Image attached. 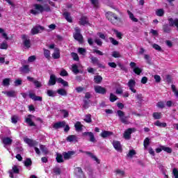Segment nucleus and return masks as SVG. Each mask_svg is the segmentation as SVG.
Wrapping results in <instances>:
<instances>
[{
  "instance_id": "f257e3e1",
  "label": "nucleus",
  "mask_w": 178,
  "mask_h": 178,
  "mask_svg": "<svg viewBox=\"0 0 178 178\" xmlns=\"http://www.w3.org/2000/svg\"><path fill=\"white\" fill-rule=\"evenodd\" d=\"M106 18L111 24L115 26L116 27H122L123 26L124 22L122 17L118 16L116 13L112 11H108L105 14Z\"/></svg>"
},
{
  "instance_id": "f03ea898",
  "label": "nucleus",
  "mask_w": 178,
  "mask_h": 178,
  "mask_svg": "<svg viewBox=\"0 0 178 178\" xmlns=\"http://www.w3.org/2000/svg\"><path fill=\"white\" fill-rule=\"evenodd\" d=\"M75 33L73 34V37L76 41H79L80 44H83L84 42V39L83 38V35H81V29L76 26L74 28Z\"/></svg>"
},
{
  "instance_id": "7ed1b4c3",
  "label": "nucleus",
  "mask_w": 178,
  "mask_h": 178,
  "mask_svg": "<svg viewBox=\"0 0 178 178\" xmlns=\"http://www.w3.org/2000/svg\"><path fill=\"white\" fill-rule=\"evenodd\" d=\"M33 6L35 10H38L40 13H42V12H52L51 7L48 4H45L44 6L41 4H34Z\"/></svg>"
},
{
  "instance_id": "20e7f679",
  "label": "nucleus",
  "mask_w": 178,
  "mask_h": 178,
  "mask_svg": "<svg viewBox=\"0 0 178 178\" xmlns=\"http://www.w3.org/2000/svg\"><path fill=\"white\" fill-rule=\"evenodd\" d=\"M117 115L121 123H123L124 124H129V120H127V116H125L124 112L121 110H118Z\"/></svg>"
},
{
  "instance_id": "39448f33",
  "label": "nucleus",
  "mask_w": 178,
  "mask_h": 178,
  "mask_svg": "<svg viewBox=\"0 0 178 178\" xmlns=\"http://www.w3.org/2000/svg\"><path fill=\"white\" fill-rule=\"evenodd\" d=\"M129 66H130L131 69H133V72H134V73H135V74L140 76V74H141V73H143V70L141 68L137 67V63H136L134 62H131L129 63Z\"/></svg>"
},
{
  "instance_id": "423d86ee",
  "label": "nucleus",
  "mask_w": 178,
  "mask_h": 178,
  "mask_svg": "<svg viewBox=\"0 0 178 178\" xmlns=\"http://www.w3.org/2000/svg\"><path fill=\"white\" fill-rule=\"evenodd\" d=\"M136 128H129L124 131L123 137L125 140H130L131 138V134L136 132Z\"/></svg>"
},
{
  "instance_id": "0eeeda50",
  "label": "nucleus",
  "mask_w": 178,
  "mask_h": 178,
  "mask_svg": "<svg viewBox=\"0 0 178 178\" xmlns=\"http://www.w3.org/2000/svg\"><path fill=\"white\" fill-rule=\"evenodd\" d=\"M76 152L74 151H68V152H63V156L65 161H68V159H72L73 156H76Z\"/></svg>"
},
{
  "instance_id": "6e6552de",
  "label": "nucleus",
  "mask_w": 178,
  "mask_h": 178,
  "mask_svg": "<svg viewBox=\"0 0 178 178\" xmlns=\"http://www.w3.org/2000/svg\"><path fill=\"white\" fill-rule=\"evenodd\" d=\"M94 90L96 94H101V95H105L107 92L106 89L101 86H95Z\"/></svg>"
},
{
  "instance_id": "1a4fd4ad",
  "label": "nucleus",
  "mask_w": 178,
  "mask_h": 178,
  "mask_svg": "<svg viewBox=\"0 0 178 178\" xmlns=\"http://www.w3.org/2000/svg\"><path fill=\"white\" fill-rule=\"evenodd\" d=\"M44 30H45V28H44V26H41L40 25L34 26L31 31V35H35V34H38L39 33H41V31H44Z\"/></svg>"
},
{
  "instance_id": "9d476101",
  "label": "nucleus",
  "mask_w": 178,
  "mask_h": 178,
  "mask_svg": "<svg viewBox=\"0 0 178 178\" xmlns=\"http://www.w3.org/2000/svg\"><path fill=\"white\" fill-rule=\"evenodd\" d=\"M31 118H34V115L31 114L28 115V117L25 119V122L27 123L28 126L30 127H36L37 124L33 122Z\"/></svg>"
},
{
  "instance_id": "9b49d317",
  "label": "nucleus",
  "mask_w": 178,
  "mask_h": 178,
  "mask_svg": "<svg viewBox=\"0 0 178 178\" xmlns=\"http://www.w3.org/2000/svg\"><path fill=\"white\" fill-rule=\"evenodd\" d=\"M127 85L131 92H134V94L137 92V90L134 89V87H136V81L134 79H129Z\"/></svg>"
},
{
  "instance_id": "f8f14e48",
  "label": "nucleus",
  "mask_w": 178,
  "mask_h": 178,
  "mask_svg": "<svg viewBox=\"0 0 178 178\" xmlns=\"http://www.w3.org/2000/svg\"><path fill=\"white\" fill-rule=\"evenodd\" d=\"M80 152H84V154H86V155H88V156H90V158H91V159H93V161L97 162V163H98V165H99V163H101V161L99 159H98V157H97V156L94 155V154H92L91 152H83V150H80Z\"/></svg>"
},
{
  "instance_id": "ddd939ff",
  "label": "nucleus",
  "mask_w": 178,
  "mask_h": 178,
  "mask_svg": "<svg viewBox=\"0 0 178 178\" xmlns=\"http://www.w3.org/2000/svg\"><path fill=\"white\" fill-rule=\"evenodd\" d=\"M22 38L24 47H26V48H30L31 47V41L30 40V39H29V36L26 35H22Z\"/></svg>"
},
{
  "instance_id": "4468645a",
  "label": "nucleus",
  "mask_w": 178,
  "mask_h": 178,
  "mask_svg": "<svg viewBox=\"0 0 178 178\" xmlns=\"http://www.w3.org/2000/svg\"><path fill=\"white\" fill-rule=\"evenodd\" d=\"M82 136H83V137L88 136L90 143H97V140H95V136H94L92 132H83L82 133Z\"/></svg>"
},
{
  "instance_id": "2eb2a0df",
  "label": "nucleus",
  "mask_w": 178,
  "mask_h": 178,
  "mask_svg": "<svg viewBox=\"0 0 178 178\" xmlns=\"http://www.w3.org/2000/svg\"><path fill=\"white\" fill-rule=\"evenodd\" d=\"M56 81H58V78H56V76L55 74H51L47 84L49 87H51L52 86H55V84H56Z\"/></svg>"
},
{
  "instance_id": "dca6fc26",
  "label": "nucleus",
  "mask_w": 178,
  "mask_h": 178,
  "mask_svg": "<svg viewBox=\"0 0 178 178\" xmlns=\"http://www.w3.org/2000/svg\"><path fill=\"white\" fill-rule=\"evenodd\" d=\"M66 126V122L65 121H60L54 123L53 125V129H55V130H58V129H62Z\"/></svg>"
},
{
  "instance_id": "f3484780",
  "label": "nucleus",
  "mask_w": 178,
  "mask_h": 178,
  "mask_svg": "<svg viewBox=\"0 0 178 178\" xmlns=\"http://www.w3.org/2000/svg\"><path fill=\"white\" fill-rule=\"evenodd\" d=\"M113 146L115 148L116 151L118 152H122L123 151V149L122 148V145L120 144V142L118 140H113Z\"/></svg>"
},
{
  "instance_id": "a211bd4d",
  "label": "nucleus",
  "mask_w": 178,
  "mask_h": 178,
  "mask_svg": "<svg viewBox=\"0 0 178 178\" xmlns=\"http://www.w3.org/2000/svg\"><path fill=\"white\" fill-rule=\"evenodd\" d=\"M29 97L31 98V99H33V101H39L40 102H42V97L37 96L35 95V93L30 92L29 94Z\"/></svg>"
},
{
  "instance_id": "6ab92c4d",
  "label": "nucleus",
  "mask_w": 178,
  "mask_h": 178,
  "mask_svg": "<svg viewBox=\"0 0 178 178\" xmlns=\"http://www.w3.org/2000/svg\"><path fill=\"white\" fill-rule=\"evenodd\" d=\"M100 136L102 137V138H108V137H111V136H113V132L111 131H103Z\"/></svg>"
},
{
  "instance_id": "aec40b11",
  "label": "nucleus",
  "mask_w": 178,
  "mask_h": 178,
  "mask_svg": "<svg viewBox=\"0 0 178 178\" xmlns=\"http://www.w3.org/2000/svg\"><path fill=\"white\" fill-rule=\"evenodd\" d=\"M53 59H59L60 58V50L59 48L54 49V53L52 54Z\"/></svg>"
},
{
  "instance_id": "412c9836",
  "label": "nucleus",
  "mask_w": 178,
  "mask_h": 178,
  "mask_svg": "<svg viewBox=\"0 0 178 178\" xmlns=\"http://www.w3.org/2000/svg\"><path fill=\"white\" fill-rule=\"evenodd\" d=\"M63 16L65 17V20L68 22V23H73V19L70 16V13L65 12L63 13Z\"/></svg>"
},
{
  "instance_id": "4be33fe9",
  "label": "nucleus",
  "mask_w": 178,
  "mask_h": 178,
  "mask_svg": "<svg viewBox=\"0 0 178 178\" xmlns=\"http://www.w3.org/2000/svg\"><path fill=\"white\" fill-rule=\"evenodd\" d=\"M19 71L22 72V73H30V66L29 65H24L19 68Z\"/></svg>"
},
{
  "instance_id": "5701e85b",
  "label": "nucleus",
  "mask_w": 178,
  "mask_h": 178,
  "mask_svg": "<svg viewBox=\"0 0 178 178\" xmlns=\"http://www.w3.org/2000/svg\"><path fill=\"white\" fill-rule=\"evenodd\" d=\"M163 33H165L166 34H169L172 31V29L170 28L169 24H165L163 25Z\"/></svg>"
},
{
  "instance_id": "b1692460",
  "label": "nucleus",
  "mask_w": 178,
  "mask_h": 178,
  "mask_svg": "<svg viewBox=\"0 0 178 178\" xmlns=\"http://www.w3.org/2000/svg\"><path fill=\"white\" fill-rule=\"evenodd\" d=\"M2 141H3V144L4 145H10L12 144V143L13 142V140H12V138H10L9 137H6V138H3Z\"/></svg>"
},
{
  "instance_id": "393cba45",
  "label": "nucleus",
  "mask_w": 178,
  "mask_h": 178,
  "mask_svg": "<svg viewBox=\"0 0 178 178\" xmlns=\"http://www.w3.org/2000/svg\"><path fill=\"white\" fill-rule=\"evenodd\" d=\"M57 83L58 84H62L63 87H69V83L62 78H57Z\"/></svg>"
},
{
  "instance_id": "a878e982",
  "label": "nucleus",
  "mask_w": 178,
  "mask_h": 178,
  "mask_svg": "<svg viewBox=\"0 0 178 178\" xmlns=\"http://www.w3.org/2000/svg\"><path fill=\"white\" fill-rule=\"evenodd\" d=\"M24 142L29 145V147H34L35 145V141L33 140V139H30L29 138H26L24 139Z\"/></svg>"
},
{
  "instance_id": "bb28decb",
  "label": "nucleus",
  "mask_w": 178,
  "mask_h": 178,
  "mask_svg": "<svg viewBox=\"0 0 178 178\" xmlns=\"http://www.w3.org/2000/svg\"><path fill=\"white\" fill-rule=\"evenodd\" d=\"M79 24H81V26H85L86 24H88V20L87 17L82 16L80 19Z\"/></svg>"
},
{
  "instance_id": "cd10ccee",
  "label": "nucleus",
  "mask_w": 178,
  "mask_h": 178,
  "mask_svg": "<svg viewBox=\"0 0 178 178\" xmlns=\"http://www.w3.org/2000/svg\"><path fill=\"white\" fill-rule=\"evenodd\" d=\"M152 116L155 120H159V119H162V113L154 112L153 113Z\"/></svg>"
},
{
  "instance_id": "c85d7f7f",
  "label": "nucleus",
  "mask_w": 178,
  "mask_h": 178,
  "mask_svg": "<svg viewBox=\"0 0 178 178\" xmlns=\"http://www.w3.org/2000/svg\"><path fill=\"white\" fill-rule=\"evenodd\" d=\"M57 93H58L59 95H61L63 97H66L67 95V91L63 88H59L57 90Z\"/></svg>"
},
{
  "instance_id": "c756f323",
  "label": "nucleus",
  "mask_w": 178,
  "mask_h": 178,
  "mask_svg": "<svg viewBox=\"0 0 178 178\" xmlns=\"http://www.w3.org/2000/svg\"><path fill=\"white\" fill-rule=\"evenodd\" d=\"M94 81L96 84H101V83H102V76H101L100 75L95 76Z\"/></svg>"
},
{
  "instance_id": "7c9ffc66",
  "label": "nucleus",
  "mask_w": 178,
  "mask_h": 178,
  "mask_svg": "<svg viewBox=\"0 0 178 178\" xmlns=\"http://www.w3.org/2000/svg\"><path fill=\"white\" fill-rule=\"evenodd\" d=\"M154 126H157V127H166L168 124H166V122H161V121L156 120L154 122Z\"/></svg>"
},
{
  "instance_id": "2f4dec72",
  "label": "nucleus",
  "mask_w": 178,
  "mask_h": 178,
  "mask_svg": "<svg viewBox=\"0 0 178 178\" xmlns=\"http://www.w3.org/2000/svg\"><path fill=\"white\" fill-rule=\"evenodd\" d=\"M90 3L93 6L95 9L99 8V0H90Z\"/></svg>"
},
{
  "instance_id": "473e14b6",
  "label": "nucleus",
  "mask_w": 178,
  "mask_h": 178,
  "mask_svg": "<svg viewBox=\"0 0 178 178\" xmlns=\"http://www.w3.org/2000/svg\"><path fill=\"white\" fill-rule=\"evenodd\" d=\"M74 127L76 131H81V130H83V124H81L80 122H76L74 124Z\"/></svg>"
},
{
  "instance_id": "72a5a7b5",
  "label": "nucleus",
  "mask_w": 178,
  "mask_h": 178,
  "mask_svg": "<svg viewBox=\"0 0 178 178\" xmlns=\"http://www.w3.org/2000/svg\"><path fill=\"white\" fill-rule=\"evenodd\" d=\"M6 94L7 97H9L10 98H15L16 97V91L15 90H10L6 92Z\"/></svg>"
},
{
  "instance_id": "f704fd0d",
  "label": "nucleus",
  "mask_w": 178,
  "mask_h": 178,
  "mask_svg": "<svg viewBox=\"0 0 178 178\" xmlns=\"http://www.w3.org/2000/svg\"><path fill=\"white\" fill-rule=\"evenodd\" d=\"M56 161L58 162V163H62L64 162L63 161V154L57 153V156H56Z\"/></svg>"
},
{
  "instance_id": "c9c22d12",
  "label": "nucleus",
  "mask_w": 178,
  "mask_h": 178,
  "mask_svg": "<svg viewBox=\"0 0 178 178\" xmlns=\"http://www.w3.org/2000/svg\"><path fill=\"white\" fill-rule=\"evenodd\" d=\"M127 13L132 22H135V23H137L138 22V19L134 17V15L133 14V13H131L130 10H127Z\"/></svg>"
},
{
  "instance_id": "e433bc0d",
  "label": "nucleus",
  "mask_w": 178,
  "mask_h": 178,
  "mask_svg": "<svg viewBox=\"0 0 178 178\" xmlns=\"http://www.w3.org/2000/svg\"><path fill=\"white\" fill-rule=\"evenodd\" d=\"M44 51V55L46 59H51V51L45 48L43 49Z\"/></svg>"
},
{
  "instance_id": "4c0bfd02",
  "label": "nucleus",
  "mask_w": 178,
  "mask_h": 178,
  "mask_svg": "<svg viewBox=\"0 0 178 178\" xmlns=\"http://www.w3.org/2000/svg\"><path fill=\"white\" fill-rule=\"evenodd\" d=\"M24 165L26 168H29V166H31L33 165V161H31V159L27 158L24 161Z\"/></svg>"
},
{
  "instance_id": "58836bf2",
  "label": "nucleus",
  "mask_w": 178,
  "mask_h": 178,
  "mask_svg": "<svg viewBox=\"0 0 178 178\" xmlns=\"http://www.w3.org/2000/svg\"><path fill=\"white\" fill-rule=\"evenodd\" d=\"M162 149L163 151H164L165 152H167V154H172V152H173V149H172L170 147H166V146H162Z\"/></svg>"
},
{
  "instance_id": "ea45409f",
  "label": "nucleus",
  "mask_w": 178,
  "mask_h": 178,
  "mask_svg": "<svg viewBox=\"0 0 178 178\" xmlns=\"http://www.w3.org/2000/svg\"><path fill=\"white\" fill-rule=\"evenodd\" d=\"M77 138L76 137V135H70L67 137V141L69 143H72V141H76Z\"/></svg>"
},
{
  "instance_id": "a19ab883",
  "label": "nucleus",
  "mask_w": 178,
  "mask_h": 178,
  "mask_svg": "<svg viewBox=\"0 0 178 178\" xmlns=\"http://www.w3.org/2000/svg\"><path fill=\"white\" fill-rule=\"evenodd\" d=\"M72 72L75 74H79V73H80V70H79V66H77V65H72Z\"/></svg>"
},
{
  "instance_id": "79ce46f5",
  "label": "nucleus",
  "mask_w": 178,
  "mask_h": 178,
  "mask_svg": "<svg viewBox=\"0 0 178 178\" xmlns=\"http://www.w3.org/2000/svg\"><path fill=\"white\" fill-rule=\"evenodd\" d=\"M10 172H13V174L19 175L20 173V170L17 168V165H13L12 170Z\"/></svg>"
},
{
  "instance_id": "37998d69",
  "label": "nucleus",
  "mask_w": 178,
  "mask_h": 178,
  "mask_svg": "<svg viewBox=\"0 0 178 178\" xmlns=\"http://www.w3.org/2000/svg\"><path fill=\"white\" fill-rule=\"evenodd\" d=\"M47 94L48 97H56V92L52 90H47Z\"/></svg>"
},
{
  "instance_id": "c03bdc74",
  "label": "nucleus",
  "mask_w": 178,
  "mask_h": 178,
  "mask_svg": "<svg viewBox=\"0 0 178 178\" xmlns=\"http://www.w3.org/2000/svg\"><path fill=\"white\" fill-rule=\"evenodd\" d=\"M116 175H119L120 177H124V175H126V172L124 171L118 169L115 170Z\"/></svg>"
},
{
  "instance_id": "a18cd8bd",
  "label": "nucleus",
  "mask_w": 178,
  "mask_h": 178,
  "mask_svg": "<svg viewBox=\"0 0 178 178\" xmlns=\"http://www.w3.org/2000/svg\"><path fill=\"white\" fill-rule=\"evenodd\" d=\"M82 106L83 109H88L90 108V100H84Z\"/></svg>"
},
{
  "instance_id": "49530a36",
  "label": "nucleus",
  "mask_w": 178,
  "mask_h": 178,
  "mask_svg": "<svg viewBox=\"0 0 178 178\" xmlns=\"http://www.w3.org/2000/svg\"><path fill=\"white\" fill-rule=\"evenodd\" d=\"M84 122L86 123H91L92 122V119H91V114H88L85 116Z\"/></svg>"
},
{
  "instance_id": "de8ad7c7",
  "label": "nucleus",
  "mask_w": 178,
  "mask_h": 178,
  "mask_svg": "<svg viewBox=\"0 0 178 178\" xmlns=\"http://www.w3.org/2000/svg\"><path fill=\"white\" fill-rule=\"evenodd\" d=\"M71 56L76 62H79V60H80V58H79V55L77 54V53H71Z\"/></svg>"
},
{
  "instance_id": "09e8293b",
  "label": "nucleus",
  "mask_w": 178,
  "mask_h": 178,
  "mask_svg": "<svg viewBox=\"0 0 178 178\" xmlns=\"http://www.w3.org/2000/svg\"><path fill=\"white\" fill-rule=\"evenodd\" d=\"M156 106L160 109H163V108H165V102L163 101L158 102L156 104Z\"/></svg>"
},
{
  "instance_id": "8fccbe9b",
  "label": "nucleus",
  "mask_w": 178,
  "mask_h": 178,
  "mask_svg": "<svg viewBox=\"0 0 178 178\" xmlns=\"http://www.w3.org/2000/svg\"><path fill=\"white\" fill-rule=\"evenodd\" d=\"M156 16H159L160 17H162V16L165 15V11L163 10V9H159L156 10Z\"/></svg>"
},
{
  "instance_id": "3c124183",
  "label": "nucleus",
  "mask_w": 178,
  "mask_h": 178,
  "mask_svg": "<svg viewBox=\"0 0 178 178\" xmlns=\"http://www.w3.org/2000/svg\"><path fill=\"white\" fill-rule=\"evenodd\" d=\"M18 121H19V116H17V115H13L11 117V122L14 124H16Z\"/></svg>"
},
{
  "instance_id": "603ef678",
  "label": "nucleus",
  "mask_w": 178,
  "mask_h": 178,
  "mask_svg": "<svg viewBox=\"0 0 178 178\" xmlns=\"http://www.w3.org/2000/svg\"><path fill=\"white\" fill-rule=\"evenodd\" d=\"M10 79L6 78L3 80V86H4V87L10 86Z\"/></svg>"
},
{
  "instance_id": "864d4df0",
  "label": "nucleus",
  "mask_w": 178,
  "mask_h": 178,
  "mask_svg": "<svg viewBox=\"0 0 178 178\" xmlns=\"http://www.w3.org/2000/svg\"><path fill=\"white\" fill-rule=\"evenodd\" d=\"M143 145H144V148H145V149H147L148 148V145H149V138H146L144 140Z\"/></svg>"
},
{
  "instance_id": "5fc2aeb1",
  "label": "nucleus",
  "mask_w": 178,
  "mask_h": 178,
  "mask_svg": "<svg viewBox=\"0 0 178 178\" xmlns=\"http://www.w3.org/2000/svg\"><path fill=\"white\" fill-rule=\"evenodd\" d=\"M78 52H79V54H80V55H86V53L87 52V50L85 48L79 47L78 48Z\"/></svg>"
},
{
  "instance_id": "6e6d98bb",
  "label": "nucleus",
  "mask_w": 178,
  "mask_h": 178,
  "mask_svg": "<svg viewBox=\"0 0 178 178\" xmlns=\"http://www.w3.org/2000/svg\"><path fill=\"white\" fill-rule=\"evenodd\" d=\"M40 149L44 154H48V149L44 145H40Z\"/></svg>"
},
{
  "instance_id": "4d7b16f0",
  "label": "nucleus",
  "mask_w": 178,
  "mask_h": 178,
  "mask_svg": "<svg viewBox=\"0 0 178 178\" xmlns=\"http://www.w3.org/2000/svg\"><path fill=\"white\" fill-rule=\"evenodd\" d=\"M171 88H172V92H174L175 97H177L178 98V90L176 88V86L172 85Z\"/></svg>"
},
{
  "instance_id": "13d9d810",
  "label": "nucleus",
  "mask_w": 178,
  "mask_h": 178,
  "mask_svg": "<svg viewBox=\"0 0 178 178\" xmlns=\"http://www.w3.org/2000/svg\"><path fill=\"white\" fill-rule=\"evenodd\" d=\"M115 101H118V97H116V95H113V93H111L110 94V102H115Z\"/></svg>"
},
{
  "instance_id": "bf43d9fd",
  "label": "nucleus",
  "mask_w": 178,
  "mask_h": 178,
  "mask_svg": "<svg viewBox=\"0 0 178 178\" xmlns=\"http://www.w3.org/2000/svg\"><path fill=\"white\" fill-rule=\"evenodd\" d=\"M90 60L93 65H97V63H99V60H98V58L94 57V56H92L90 58Z\"/></svg>"
},
{
  "instance_id": "052dcab7",
  "label": "nucleus",
  "mask_w": 178,
  "mask_h": 178,
  "mask_svg": "<svg viewBox=\"0 0 178 178\" xmlns=\"http://www.w3.org/2000/svg\"><path fill=\"white\" fill-rule=\"evenodd\" d=\"M134 155H136V150L131 149V150H129V153L127 154V156H128L129 158H133V156H134Z\"/></svg>"
},
{
  "instance_id": "680f3d73",
  "label": "nucleus",
  "mask_w": 178,
  "mask_h": 178,
  "mask_svg": "<svg viewBox=\"0 0 178 178\" xmlns=\"http://www.w3.org/2000/svg\"><path fill=\"white\" fill-rule=\"evenodd\" d=\"M153 48L156 49V51H159V52H162V47L159 46L158 44H153L152 45Z\"/></svg>"
},
{
  "instance_id": "e2e57ef3",
  "label": "nucleus",
  "mask_w": 178,
  "mask_h": 178,
  "mask_svg": "<svg viewBox=\"0 0 178 178\" xmlns=\"http://www.w3.org/2000/svg\"><path fill=\"white\" fill-rule=\"evenodd\" d=\"M136 98L137 101H138V102H143V99L144 97H143V94L140 93V94L136 95Z\"/></svg>"
},
{
  "instance_id": "0e129e2a",
  "label": "nucleus",
  "mask_w": 178,
  "mask_h": 178,
  "mask_svg": "<svg viewBox=\"0 0 178 178\" xmlns=\"http://www.w3.org/2000/svg\"><path fill=\"white\" fill-rule=\"evenodd\" d=\"M8 48V43L6 42H3L0 44V49H6Z\"/></svg>"
},
{
  "instance_id": "69168bd1",
  "label": "nucleus",
  "mask_w": 178,
  "mask_h": 178,
  "mask_svg": "<svg viewBox=\"0 0 178 178\" xmlns=\"http://www.w3.org/2000/svg\"><path fill=\"white\" fill-rule=\"evenodd\" d=\"M53 172L55 175H56L57 176L60 175L61 172H60V168H55L53 169Z\"/></svg>"
},
{
  "instance_id": "338daca9",
  "label": "nucleus",
  "mask_w": 178,
  "mask_h": 178,
  "mask_svg": "<svg viewBox=\"0 0 178 178\" xmlns=\"http://www.w3.org/2000/svg\"><path fill=\"white\" fill-rule=\"evenodd\" d=\"M109 40L113 45H119V42L113 38H109Z\"/></svg>"
},
{
  "instance_id": "774afa93",
  "label": "nucleus",
  "mask_w": 178,
  "mask_h": 178,
  "mask_svg": "<svg viewBox=\"0 0 178 178\" xmlns=\"http://www.w3.org/2000/svg\"><path fill=\"white\" fill-rule=\"evenodd\" d=\"M172 175L175 178H178V170H177V168H173Z\"/></svg>"
}]
</instances>
